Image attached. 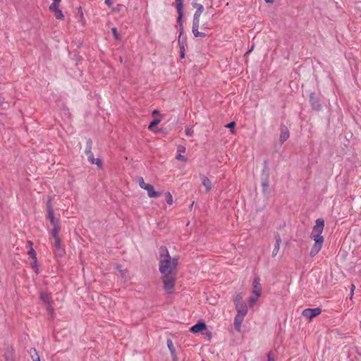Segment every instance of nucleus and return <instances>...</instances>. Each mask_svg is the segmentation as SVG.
<instances>
[{
  "mask_svg": "<svg viewBox=\"0 0 361 361\" xmlns=\"http://www.w3.org/2000/svg\"><path fill=\"white\" fill-rule=\"evenodd\" d=\"M178 258L172 257L166 247L159 249V270L161 274L164 290L169 294L175 290Z\"/></svg>",
  "mask_w": 361,
  "mask_h": 361,
  "instance_id": "nucleus-1",
  "label": "nucleus"
},
{
  "mask_svg": "<svg viewBox=\"0 0 361 361\" xmlns=\"http://www.w3.org/2000/svg\"><path fill=\"white\" fill-rule=\"evenodd\" d=\"M323 227H313L310 237L314 241L310 255L312 257L315 256L322 249L324 243V237L322 235Z\"/></svg>",
  "mask_w": 361,
  "mask_h": 361,
  "instance_id": "nucleus-2",
  "label": "nucleus"
},
{
  "mask_svg": "<svg viewBox=\"0 0 361 361\" xmlns=\"http://www.w3.org/2000/svg\"><path fill=\"white\" fill-rule=\"evenodd\" d=\"M60 227H54L51 231V235L54 240L53 246L54 247V254L57 257H61L65 253L64 249L61 245V240L58 235L59 228Z\"/></svg>",
  "mask_w": 361,
  "mask_h": 361,
  "instance_id": "nucleus-3",
  "label": "nucleus"
},
{
  "mask_svg": "<svg viewBox=\"0 0 361 361\" xmlns=\"http://www.w3.org/2000/svg\"><path fill=\"white\" fill-rule=\"evenodd\" d=\"M252 288H253V290H252V294L249 298L250 306H252L261 296L262 286H261L259 278L254 279V280L252 281Z\"/></svg>",
  "mask_w": 361,
  "mask_h": 361,
  "instance_id": "nucleus-4",
  "label": "nucleus"
},
{
  "mask_svg": "<svg viewBox=\"0 0 361 361\" xmlns=\"http://www.w3.org/2000/svg\"><path fill=\"white\" fill-rule=\"evenodd\" d=\"M92 141L91 139H88L86 142V148L85 153L87 157V159L92 164H96L98 168L102 167V161L99 159H94L93 153L92 152Z\"/></svg>",
  "mask_w": 361,
  "mask_h": 361,
  "instance_id": "nucleus-5",
  "label": "nucleus"
},
{
  "mask_svg": "<svg viewBox=\"0 0 361 361\" xmlns=\"http://www.w3.org/2000/svg\"><path fill=\"white\" fill-rule=\"evenodd\" d=\"M39 298L45 304L47 311L49 313H52L54 312V307L51 293L42 292L40 293Z\"/></svg>",
  "mask_w": 361,
  "mask_h": 361,
  "instance_id": "nucleus-6",
  "label": "nucleus"
},
{
  "mask_svg": "<svg viewBox=\"0 0 361 361\" xmlns=\"http://www.w3.org/2000/svg\"><path fill=\"white\" fill-rule=\"evenodd\" d=\"M321 312H322V310L319 307L306 308L302 311V314L304 317L307 318L309 321H311L314 317L320 314Z\"/></svg>",
  "mask_w": 361,
  "mask_h": 361,
  "instance_id": "nucleus-7",
  "label": "nucleus"
},
{
  "mask_svg": "<svg viewBox=\"0 0 361 361\" xmlns=\"http://www.w3.org/2000/svg\"><path fill=\"white\" fill-rule=\"evenodd\" d=\"M242 296H238L235 300V308L237 310V314L245 316L247 313V306L240 302Z\"/></svg>",
  "mask_w": 361,
  "mask_h": 361,
  "instance_id": "nucleus-8",
  "label": "nucleus"
},
{
  "mask_svg": "<svg viewBox=\"0 0 361 361\" xmlns=\"http://www.w3.org/2000/svg\"><path fill=\"white\" fill-rule=\"evenodd\" d=\"M310 102L313 109L319 111L322 109L319 98L314 92L310 94Z\"/></svg>",
  "mask_w": 361,
  "mask_h": 361,
  "instance_id": "nucleus-9",
  "label": "nucleus"
},
{
  "mask_svg": "<svg viewBox=\"0 0 361 361\" xmlns=\"http://www.w3.org/2000/svg\"><path fill=\"white\" fill-rule=\"evenodd\" d=\"M280 130L281 133L279 140L281 143L283 144L289 137V130L288 128L283 124L281 125Z\"/></svg>",
  "mask_w": 361,
  "mask_h": 361,
  "instance_id": "nucleus-10",
  "label": "nucleus"
},
{
  "mask_svg": "<svg viewBox=\"0 0 361 361\" xmlns=\"http://www.w3.org/2000/svg\"><path fill=\"white\" fill-rule=\"evenodd\" d=\"M206 329L207 325L205 324V323L203 322H199L198 323L192 326L190 328V331L193 334H197Z\"/></svg>",
  "mask_w": 361,
  "mask_h": 361,
  "instance_id": "nucleus-11",
  "label": "nucleus"
},
{
  "mask_svg": "<svg viewBox=\"0 0 361 361\" xmlns=\"http://www.w3.org/2000/svg\"><path fill=\"white\" fill-rule=\"evenodd\" d=\"M175 3L177 8L178 17H179V21L180 22V18H183V0H176Z\"/></svg>",
  "mask_w": 361,
  "mask_h": 361,
  "instance_id": "nucleus-12",
  "label": "nucleus"
},
{
  "mask_svg": "<svg viewBox=\"0 0 361 361\" xmlns=\"http://www.w3.org/2000/svg\"><path fill=\"white\" fill-rule=\"evenodd\" d=\"M245 316H242L239 314H236L234 319V326L237 331H240L241 328V324L243 322L244 317Z\"/></svg>",
  "mask_w": 361,
  "mask_h": 361,
  "instance_id": "nucleus-13",
  "label": "nucleus"
},
{
  "mask_svg": "<svg viewBox=\"0 0 361 361\" xmlns=\"http://www.w3.org/2000/svg\"><path fill=\"white\" fill-rule=\"evenodd\" d=\"M200 178L202 180V185L205 187L207 192L210 191L212 190L211 180L204 175H200Z\"/></svg>",
  "mask_w": 361,
  "mask_h": 361,
  "instance_id": "nucleus-14",
  "label": "nucleus"
},
{
  "mask_svg": "<svg viewBox=\"0 0 361 361\" xmlns=\"http://www.w3.org/2000/svg\"><path fill=\"white\" fill-rule=\"evenodd\" d=\"M145 190L147 191V195L149 197H158L161 195V193L154 190L153 185L151 184L147 187Z\"/></svg>",
  "mask_w": 361,
  "mask_h": 361,
  "instance_id": "nucleus-15",
  "label": "nucleus"
},
{
  "mask_svg": "<svg viewBox=\"0 0 361 361\" xmlns=\"http://www.w3.org/2000/svg\"><path fill=\"white\" fill-rule=\"evenodd\" d=\"M167 346L169 349V351L171 353V355L173 360H176L177 357H176V348H175L171 340L167 341Z\"/></svg>",
  "mask_w": 361,
  "mask_h": 361,
  "instance_id": "nucleus-16",
  "label": "nucleus"
},
{
  "mask_svg": "<svg viewBox=\"0 0 361 361\" xmlns=\"http://www.w3.org/2000/svg\"><path fill=\"white\" fill-rule=\"evenodd\" d=\"M192 6L196 8V11H195V14L201 15L203 11H204V7L202 4L196 3V2H193Z\"/></svg>",
  "mask_w": 361,
  "mask_h": 361,
  "instance_id": "nucleus-17",
  "label": "nucleus"
},
{
  "mask_svg": "<svg viewBox=\"0 0 361 361\" xmlns=\"http://www.w3.org/2000/svg\"><path fill=\"white\" fill-rule=\"evenodd\" d=\"M199 27H192V32L195 37H204L206 36V34L204 32H199L198 30Z\"/></svg>",
  "mask_w": 361,
  "mask_h": 361,
  "instance_id": "nucleus-18",
  "label": "nucleus"
},
{
  "mask_svg": "<svg viewBox=\"0 0 361 361\" xmlns=\"http://www.w3.org/2000/svg\"><path fill=\"white\" fill-rule=\"evenodd\" d=\"M47 219L49 220L50 223L53 226H55L56 223H55V219H54L53 209H50V210L47 211Z\"/></svg>",
  "mask_w": 361,
  "mask_h": 361,
  "instance_id": "nucleus-19",
  "label": "nucleus"
},
{
  "mask_svg": "<svg viewBox=\"0 0 361 361\" xmlns=\"http://www.w3.org/2000/svg\"><path fill=\"white\" fill-rule=\"evenodd\" d=\"M30 355L32 357V361H40V357L35 348H32L30 350Z\"/></svg>",
  "mask_w": 361,
  "mask_h": 361,
  "instance_id": "nucleus-20",
  "label": "nucleus"
},
{
  "mask_svg": "<svg viewBox=\"0 0 361 361\" xmlns=\"http://www.w3.org/2000/svg\"><path fill=\"white\" fill-rule=\"evenodd\" d=\"M51 11L54 13V16L56 19L62 20L64 18V16H63L62 11L59 8L52 10Z\"/></svg>",
  "mask_w": 361,
  "mask_h": 361,
  "instance_id": "nucleus-21",
  "label": "nucleus"
},
{
  "mask_svg": "<svg viewBox=\"0 0 361 361\" xmlns=\"http://www.w3.org/2000/svg\"><path fill=\"white\" fill-rule=\"evenodd\" d=\"M280 243H281V240L279 238H278L276 240V245H275L274 250L272 252V256L273 257L276 256V255L278 254V252L279 251V248H280Z\"/></svg>",
  "mask_w": 361,
  "mask_h": 361,
  "instance_id": "nucleus-22",
  "label": "nucleus"
},
{
  "mask_svg": "<svg viewBox=\"0 0 361 361\" xmlns=\"http://www.w3.org/2000/svg\"><path fill=\"white\" fill-rule=\"evenodd\" d=\"M138 183H139L140 187L144 190L147 189V187L150 185L149 183H146L142 177L138 178Z\"/></svg>",
  "mask_w": 361,
  "mask_h": 361,
  "instance_id": "nucleus-23",
  "label": "nucleus"
},
{
  "mask_svg": "<svg viewBox=\"0 0 361 361\" xmlns=\"http://www.w3.org/2000/svg\"><path fill=\"white\" fill-rule=\"evenodd\" d=\"M61 0H53V3L49 6V10H55L59 8Z\"/></svg>",
  "mask_w": 361,
  "mask_h": 361,
  "instance_id": "nucleus-24",
  "label": "nucleus"
},
{
  "mask_svg": "<svg viewBox=\"0 0 361 361\" xmlns=\"http://www.w3.org/2000/svg\"><path fill=\"white\" fill-rule=\"evenodd\" d=\"M200 16L201 15L194 14L193 20H192V27H199Z\"/></svg>",
  "mask_w": 361,
  "mask_h": 361,
  "instance_id": "nucleus-25",
  "label": "nucleus"
},
{
  "mask_svg": "<svg viewBox=\"0 0 361 361\" xmlns=\"http://www.w3.org/2000/svg\"><path fill=\"white\" fill-rule=\"evenodd\" d=\"M161 120L159 118H154L149 124L148 128L151 130L160 123Z\"/></svg>",
  "mask_w": 361,
  "mask_h": 361,
  "instance_id": "nucleus-26",
  "label": "nucleus"
},
{
  "mask_svg": "<svg viewBox=\"0 0 361 361\" xmlns=\"http://www.w3.org/2000/svg\"><path fill=\"white\" fill-rule=\"evenodd\" d=\"M177 23L179 26V35L182 37L183 35V21L182 18H180V22L179 21V17L177 18Z\"/></svg>",
  "mask_w": 361,
  "mask_h": 361,
  "instance_id": "nucleus-27",
  "label": "nucleus"
},
{
  "mask_svg": "<svg viewBox=\"0 0 361 361\" xmlns=\"http://www.w3.org/2000/svg\"><path fill=\"white\" fill-rule=\"evenodd\" d=\"M30 264L31 267L35 269V272H37L38 267H37V258L32 259Z\"/></svg>",
  "mask_w": 361,
  "mask_h": 361,
  "instance_id": "nucleus-28",
  "label": "nucleus"
},
{
  "mask_svg": "<svg viewBox=\"0 0 361 361\" xmlns=\"http://www.w3.org/2000/svg\"><path fill=\"white\" fill-rule=\"evenodd\" d=\"M27 255H29V257L31 259L37 258V257H36V252L35 251L33 247H31L30 249H29V250L27 251Z\"/></svg>",
  "mask_w": 361,
  "mask_h": 361,
  "instance_id": "nucleus-29",
  "label": "nucleus"
},
{
  "mask_svg": "<svg viewBox=\"0 0 361 361\" xmlns=\"http://www.w3.org/2000/svg\"><path fill=\"white\" fill-rule=\"evenodd\" d=\"M166 201L169 204H171L173 203V197L169 192L166 193Z\"/></svg>",
  "mask_w": 361,
  "mask_h": 361,
  "instance_id": "nucleus-30",
  "label": "nucleus"
},
{
  "mask_svg": "<svg viewBox=\"0 0 361 361\" xmlns=\"http://www.w3.org/2000/svg\"><path fill=\"white\" fill-rule=\"evenodd\" d=\"M185 43H186V37H183V35L182 37L178 36V44H179V46H181L182 44L185 45Z\"/></svg>",
  "mask_w": 361,
  "mask_h": 361,
  "instance_id": "nucleus-31",
  "label": "nucleus"
},
{
  "mask_svg": "<svg viewBox=\"0 0 361 361\" xmlns=\"http://www.w3.org/2000/svg\"><path fill=\"white\" fill-rule=\"evenodd\" d=\"M111 32H112V34L114 35V37L116 39V40H118L120 39V37H119V35H118V33L117 32V29L116 27H113L111 29Z\"/></svg>",
  "mask_w": 361,
  "mask_h": 361,
  "instance_id": "nucleus-32",
  "label": "nucleus"
},
{
  "mask_svg": "<svg viewBox=\"0 0 361 361\" xmlns=\"http://www.w3.org/2000/svg\"><path fill=\"white\" fill-rule=\"evenodd\" d=\"M235 126V123L234 121H232L229 123H228L226 127L231 129V131L233 133H234V128Z\"/></svg>",
  "mask_w": 361,
  "mask_h": 361,
  "instance_id": "nucleus-33",
  "label": "nucleus"
},
{
  "mask_svg": "<svg viewBox=\"0 0 361 361\" xmlns=\"http://www.w3.org/2000/svg\"><path fill=\"white\" fill-rule=\"evenodd\" d=\"M180 56L181 59H183L185 57V47L184 45H181L180 46Z\"/></svg>",
  "mask_w": 361,
  "mask_h": 361,
  "instance_id": "nucleus-34",
  "label": "nucleus"
},
{
  "mask_svg": "<svg viewBox=\"0 0 361 361\" xmlns=\"http://www.w3.org/2000/svg\"><path fill=\"white\" fill-rule=\"evenodd\" d=\"M176 159L179 161H187V159L185 158V157H184L183 155H181L180 154H177L176 157Z\"/></svg>",
  "mask_w": 361,
  "mask_h": 361,
  "instance_id": "nucleus-35",
  "label": "nucleus"
},
{
  "mask_svg": "<svg viewBox=\"0 0 361 361\" xmlns=\"http://www.w3.org/2000/svg\"><path fill=\"white\" fill-rule=\"evenodd\" d=\"M315 224V226H324V221L323 219H317Z\"/></svg>",
  "mask_w": 361,
  "mask_h": 361,
  "instance_id": "nucleus-36",
  "label": "nucleus"
},
{
  "mask_svg": "<svg viewBox=\"0 0 361 361\" xmlns=\"http://www.w3.org/2000/svg\"><path fill=\"white\" fill-rule=\"evenodd\" d=\"M50 209H52L51 207V198L49 197L48 200L47 202V211L50 210Z\"/></svg>",
  "mask_w": 361,
  "mask_h": 361,
  "instance_id": "nucleus-37",
  "label": "nucleus"
},
{
  "mask_svg": "<svg viewBox=\"0 0 361 361\" xmlns=\"http://www.w3.org/2000/svg\"><path fill=\"white\" fill-rule=\"evenodd\" d=\"M116 269H117V271L121 274V275L123 277V276H125L126 271H125V270L121 269V266L118 265V266L116 267Z\"/></svg>",
  "mask_w": 361,
  "mask_h": 361,
  "instance_id": "nucleus-38",
  "label": "nucleus"
},
{
  "mask_svg": "<svg viewBox=\"0 0 361 361\" xmlns=\"http://www.w3.org/2000/svg\"><path fill=\"white\" fill-rule=\"evenodd\" d=\"M185 134L187 136H192V134H193V130L192 128H188L186 130H185Z\"/></svg>",
  "mask_w": 361,
  "mask_h": 361,
  "instance_id": "nucleus-39",
  "label": "nucleus"
},
{
  "mask_svg": "<svg viewBox=\"0 0 361 361\" xmlns=\"http://www.w3.org/2000/svg\"><path fill=\"white\" fill-rule=\"evenodd\" d=\"M8 106V104L6 102H2V100H0V108L5 109Z\"/></svg>",
  "mask_w": 361,
  "mask_h": 361,
  "instance_id": "nucleus-40",
  "label": "nucleus"
},
{
  "mask_svg": "<svg viewBox=\"0 0 361 361\" xmlns=\"http://www.w3.org/2000/svg\"><path fill=\"white\" fill-rule=\"evenodd\" d=\"M268 360L269 361H274L275 358L272 353H269L267 355Z\"/></svg>",
  "mask_w": 361,
  "mask_h": 361,
  "instance_id": "nucleus-41",
  "label": "nucleus"
},
{
  "mask_svg": "<svg viewBox=\"0 0 361 361\" xmlns=\"http://www.w3.org/2000/svg\"><path fill=\"white\" fill-rule=\"evenodd\" d=\"M178 152L180 153L183 152L184 153L185 152V147L183 146H178Z\"/></svg>",
  "mask_w": 361,
  "mask_h": 361,
  "instance_id": "nucleus-42",
  "label": "nucleus"
},
{
  "mask_svg": "<svg viewBox=\"0 0 361 361\" xmlns=\"http://www.w3.org/2000/svg\"><path fill=\"white\" fill-rule=\"evenodd\" d=\"M105 4L111 7L113 4L112 0H105Z\"/></svg>",
  "mask_w": 361,
  "mask_h": 361,
  "instance_id": "nucleus-43",
  "label": "nucleus"
},
{
  "mask_svg": "<svg viewBox=\"0 0 361 361\" xmlns=\"http://www.w3.org/2000/svg\"><path fill=\"white\" fill-rule=\"evenodd\" d=\"M32 245H33V244H32V241H30V240H28V241H27V247H29V248L30 249L31 247H32Z\"/></svg>",
  "mask_w": 361,
  "mask_h": 361,
  "instance_id": "nucleus-44",
  "label": "nucleus"
},
{
  "mask_svg": "<svg viewBox=\"0 0 361 361\" xmlns=\"http://www.w3.org/2000/svg\"><path fill=\"white\" fill-rule=\"evenodd\" d=\"M355 289V286L354 284H352V286H351V295H352L353 294Z\"/></svg>",
  "mask_w": 361,
  "mask_h": 361,
  "instance_id": "nucleus-45",
  "label": "nucleus"
},
{
  "mask_svg": "<svg viewBox=\"0 0 361 361\" xmlns=\"http://www.w3.org/2000/svg\"><path fill=\"white\" fill-rule=\"evenodd\" d=\"M78 13H80V16H81V18H82V17H83V13H82V8H81V7H79V8H78Z\"/></svg>",
  "mask_w": 361,
  "mask_h": 361,
  "instance_id": "nucleus-46",
  "label": "nucleus"
},
{
  "mask_svg": "<svg viewBox=\"0 0 361 361\" xmlns=\"http://www.w3.org/2000/svg\"><path fill=\"white\" fill-rule=\"evenodd\" d=\"M267 3L271 4L274 1V0H264Z\"/></svg>",
  "mask_w": 361,
  "mask_h": 361,
  "instance_id": "nucleus-47",
  "label": "nucleus"
},
{
  "mask_svg": "<svg viewBox=\"0 0 361 361\" xmlns=\"http://www.w3.org/2000/svg\"><path fill=\"white\" fill-rule=\"evenodd\" d=\"M157 113H158V111H157V110H154V111H153V114H157Z\"/></svg>",
  "mask_w": 361,
  "mask_h": 361,
  "instance_id": "nucleus-48",
  "label": "nucleus"
},
{
  "mask_svg": "<svg viewBox=\"0 0 361 361\" xmlns=\"http://www.w3.org/2000/svg\"><path fill=\"white\" fill-rule=\"evenodd\" d=\"M250 52V50L247 51V52L246 53V54H249Z\"/></svg>",
  "mask_w": 361,
  "mask_h": 361,
  "instance_id": "nucleus-49",
  "label": "nucleus"
}]
</instances>
